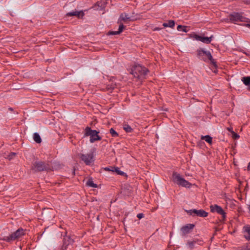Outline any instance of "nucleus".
<instances>
[{
  "mask_svg": "<svg viewBox=\"0 0 250 250\" xmlns=\"http://www.w3.org/2000/svg\"><path fill=\"white\" fill-rule=\"evenodd\" d=\"M135 20L131 16H129V15L126 13H123L121 14L120 17L118 20V23L120 24L118 31H110L108 33L109 35H115L120 34L123 29L125 28V26L123 25V21L126 22L127 21H133Z\"/></svg>",
  "mask_w": 250,
  "mask_h": 250,
  "instance_id": "obj_2",
  "label": "nucleus"
},
{
  "mask_svg": "<svg viewBox=\"0 0 250 250\" xmlns=\"http://www.w3.org/2000/svg\"><path fill=\"white\" fill-rule=\"evenodd\" d=\"M232 135L233 138L234 139H237L239 138V135L234 132L233 131H232Z\"/></svg>",
  "mask_w": 250,
  "mask_h": 250,
  "instance_id": "obj_28",
  "label": "nucleus"
},
{
  "mask_svg": "<svg viewBox=\"0 0 250 250\" xmlns=\"http://www.w3.org/2000/svg\"><path fill=\"white\" fill-rule=\"evenodd\" d=\"M194 227V225L193 224H187L181 228V231H182L183 235H186L189 233L190 231L193 229Z\"/></svg>",
  "mask_w": 250,
  "mask_h": 250,
  "instance_id": "obj_14",
  "label": "nucleus"
},
{
  "mask_svg": "<svg viewBox=\"0 0 250 250\" xmlns=\"http://www.w3.org/2000/svg\"><path fill=\"white\" fill-rule=\"evenodd\" d=\"M67 16H76L78 18H82L84 16V13L82 11H73L67 13L66 14Z\"/></svg>",
  "mask_w": 250,
  "mask_h": 250,
  "instance_id": "obj_15",
  "label": "nucleus"
},
{
  "mask_svg": "<svg viewBox=\"0 0 250 250\" xmlns=\"http://www.w3.org/2000/svg\"><path fill=\"white\" fill-rule=\"evenodd\" d=\"M137 217L139 219H142V218H143L144 217V214L143 213H139V214H137Z\"/></svg>",
  "mask_w": 250,
  "mask_h": 250,
  "instance_id": "obj_30",
  "label": "nucleus"
},
{
  "mask_svg": "<svg viewBox=\"0 0 250 250\" xmlns=\"http://www.w3.org/2000/svg\"><path fill=\"white\" fill-rule=\"evenodd\" d=\"M31 169L35 172L51 170L50 167L48 164L42 161L35 162L31 167Z\"/></svg>",
  "mask_w": 250,
  "mask_h": 250,
  "instance_id": "obj_5",
  "label": "nucleus"
},
{
  "mask_svg": "<svg viewBox=\"0 0 250 250\" xmlns=\"http://www.w3.org/2000/svg\"><path fill=\"white\" fill-rule=\"evenodd\" d=\"M197 57L204 62L210 61L215 68H217L216 62L213 58L211 53L209 51H206L204 48H200L197 50Z\"/></svg>",
  "mask_w": 250,
  "mask_h": 250,
  "instance_id": "obj_3",
  "label": "nucleus"
},
{
  "mask_svg": "<svg viewBox=\"0 0 250 250\" xmlns=\"http://www.w3.org/2000/svg\"><path fill=\"white\" fill-rule=\"evenodd\" d=\"M80 158L83 160L86 165H89L94 161L93 155L92 153L90 154H81Z\"/></svg>",
  "mask_w": 250,
  "mask_h": 250,
  "instance_id": "obj_10",
  "label": "nucleus"
},
{
  "mask_svg": "<svg viewBox=\"0 0 250 250\" xmlns=\"http://www.w3.org/2000/svg\"><path fill=\"white\" fill-rule=\"evenodd\" d=\"M191 37L193 38L197 41H199L203 43L208 44L211 42L213 36L212 35L210 37H205L198 35L196 34H193L191 36Z\"/></svg>",
  "mask_w": 250,
  "mask_h": 250,
  "instance_id": "obj_9",
  "label": "nucleus"
},
{
  "mask_svg": "<svg viewBox=\"0 0 250 250\" xmlns=\"http://www.w3.org/2000/svg\"><path fill=\"white\" fill-rule=\"evenodd\" d=\"M201 139L205 140L209 144H211L212 143V138L209 135L202 136L201 137Z\"/></svg>",
  "mask_w": 250,
  "mask_h": 250,
  "instance_id": "obj_23",
  "label": "nucleus"
},
{
  "mask_svg": "<svg viewBox=\"0 0 250 250\" xmlns=\"http://www.w3.org/2000/svg\"><path fill=\"white\" fill-rule=\"evenodd\" d=\"M245 18L240 13H233L229 16V19L232 22L236 21H244Z\"/></svg>",
  "mask_w": 250,
  "mask_h": 250,
  "instance_id": "obj_11",
  "label": "nucleus"
},
{
  "mask_svg": "<svg viewBox=\"0 0 250 250\" xmlns=\"http://www.w3.org/2000/svg\"><path fill=\"white\" fill-rule=\"evenodd\" d=\"M227 129L232 133V128L231 127H228Z\"/></svg>",
  "mask_w": 250,
  "mask_h": 250,
  "instance_id": "obj_31",
  "label": "nucleus"
},
{
  "mask_svg": "<svg viewBox=\"0 0 250 250\" xmlns=\"http://www.w3.org/2000/svg\"><path fill=\"white\" fill-rule=\"evenodd\" d=\"M102 8H100V9L98 8L97 9L98 10H102Z\"/></svg>",
  "mask_w": 250,
  "mask_h": 250,
  "instance_id": "obj_36",
  "label": "nucleus"
},
{
  "mask_svg": "<svg viewBox=\"0 0 250 250\" xmlns=\"http://www.w3.org/2000/svg\"><path fill=\"white\" fill-rule=\"evenodd\" d=\"M246 4H250V0H246L245 2Z\"/></svg>",
  "mask_w": 250,
  "mask_h": 250,
  "instance_id": "obj_32",
  "label": "nucleus"
},
{
  "mask_svg": "<svg viewBox=\"0 0 250 250\" xmlns=\"http://www.w3.org/2000/svg\"><path fill=\"white\" fill-rule=\"evenodd\" d=\"M247 56H249V57H250V54L249 53H246L245 52L244 53Z\"/></svg>",
  "mask_w": 250,
  "mask_h": 250,
  "instance_id": "obj_33",
  "label": "nucleus"
},
{
  "mask_svg": "<svg viewBox=\"0 0 250 250\" xmlns=\"http://www.w3.org/2000/svg\"><path fill=\"white\" fill-rule=\"evenodd\" d=\"M86 186L92 187V188H96L98 187V186L97 184H94L93 182V180L92 179H89L86 183Z\"/></svg>",
  "mask_w": 250,
  "mask_h": 250,
  "instance_id": "obj_19",
  "label": "nucleus"
},
{
  "mask_svg": "<svg viewBox=\"0 0 250 250\" xmlns=\"http://www.w3.org/2000/svg\"><path fill=\"white\" fill-rule=\"evenodd\" d=\"M175 25V22L173 20H170L167 22H165L163 24V25L165 27H173Z\"/></svg>",
  "mask_w": 250,
  "mask_h": 250,
  "instance_id": "obj_21",
  "label": "nucleus"
},
{
  "mask_svg": "<svg viewBox=\"0 0 250 250\" xmlns=\"http://www.w3.org/2000/svg\"><path fill=\"white\" fill-rule=\"evenodd\" d=\"M196 243H198V244L200 245H203V241L198 240L197 241H189L188 242V245L191 249H192Z\"/></svg>",
  "mask_w": 250,
  "mask_h": 250,
  "instance_id": "obj_17",
  "label": "nucleus"
},
{
  "mask_svg": "<svg viewBox=\"0 0 250 250\" xmlns=\"http://www.w3.org/2000/svg\"><path fill=\"white\" fill-rule=\"evenodd\" d=\"M173 182L177 185L186 188H189L191 186L188 181L182 178L180 174L174 172L172 174Z\"/></svg>",
  "mask_w": 250,
  "mask_h": 250,
  "instance_id": "obj_7",
  "label": "nucleus"
},
{
  "mask_svg": "<svg viewBox=\"0 0 250 250\" xmlns=\"http://www.w3.org/2000/svg\"><path fill=\"white\" fill-rule=\"evenodd\" d=\"M109 132L112 137H116L119 136L118 133L113 128L110 129Z\"/></svg>",
  "mask_w": 250,
  "mask_h": 250,
  "instance_id": "obj_26",
  "label": "nucleus"
},
{
  "mask_svg": "<svg viewBox=\"0 0 250 250\" xmlns=\"http://www.w3.org/2000/svg\"><path fill=\"white\" fill-rule=\"evenodd\" d=\"M148 72V70L147 68L140 64L134 65L130 71V73L134 78L141 81L146 78Z\"/></svg>",
  "mask_w": 250,
  "mask_h": 250,
  "instance_id": "obj_1",
  "label": "nucleus"
},
{
  "mask_svg": "<svg viewBox=\"0 0 250 250\" xmlns=\"http://www.w3.org/2000/svg\"><path fill=\"white\" fill-rule=\"evenodd\" d=\"M112 167H106L105 168H104V169L106 171H111L112 172H114V169H112Z\"/></svg>",
  "mask_w": 250,
  "mask_h": 250,
  "instance_id": "obj_29",
  "label": "nucleus"
},
{
  "mask_svg": "<svg viewBox=\"0 0 250 250\" xmlns=\"http://www.w3.org/2000/svg\"><path fill=\"white\" fill-rule=\"evenodd\" d=\"M97 4L98 5V6L99 5V2H97Z\"/></svg>",
  "mask_w": 250,
  "mask_h": 250,
  "instance_id": "obj_37",
  "label": "nucleus"
},
{
  "mask_svg": "<svg viewBox=\"0 0 250 250\" xmlns=\"http://www.w3.org/2000/svg\"><path fill=\"white\" fill-rule=\"evenodd\" d=\"M210 208L211 212H216L222 215L223 219L226 218V213L224 212V210L221 207L217 205H214L210 206Z\"/></svg>",
  "mask_w": 250,
  "mask_h": 250,
  "instance_id": "obj_12",
  "label": "nucleus"
},
{
  "mask_svg": "<svg viewBox=\"0 0 250 250\" xmlns=\"http://www.w3.org/2000/svg\"><path fill=\"white\" fill-rule=\"evenodd\" d=\"M244 235L247 240H250V226L244 227Z\"/></svg>",
  "mask_w": 250,
  "mask_h": 250,
  "instance_id": "obj_16",
  "label": "nucleus"
},
{
  "mask_svg": "<svg viewBox=\"0 0 250 250\" xmlns=\"http://www.w3.org/2000/svg\"><path fill=\"white\" fill-rule=\"evenodd\" d=\"M25 234V230L22 228H20L9 236H4L0 239L8 243H11L15 240L19 239L22 236L24 235Z\"/></svg>",
  "mask_w": 250,
  "mask_h": 250,
  "instance_id": "obj_4",
  "label": "nucleus"
},
{
  "mask_svg": "<svg viewBox=\"0 0 250 250\" xmlns=\"http://www.w3.org/2000/svg\"><path fill=\"white\" fill-rule=\"evenodd\" d=\"M123 129L127 133L131 132L133 130L131 126L126 124L123 125Z\"/></svg>",
  "mask_w": 250,
  "mask_h": 250,
  "instance_id": "obj_22",
  "label": "nucleus"
},
{
  "mask_svg": "<svg viewBox=\"0 0 250 250\" xmlns=\"http://www.w3.org/2000/svg\"><path fill=\"white\" fill-rule=\"evenodd\" d=\"M8 109H9V110H10V111H13V109L12 108H11V107H9V108H8Z\"/></svg>",
  "mask_w": 250,
  "mask_h": 250,
  "instance_id": "obj_34",
  "label": "nucleus"
},
{
  "mask_svg": "<svg viewBox=\"0 0 250 250\" xmlns=\"http://www.w3.org/2000/svg\"><path fill=\"white\" fill-rule=\"evenodd\" d=\"M242 81L246 85L248 86L250 89V76L243 77Z\"/></svg>",
  "mask_w": 250,
  "mask_h": 250,
  "instance_id": "obj_18",
  "label": "nucleus"
},
{
  "mask_svg": "<svg viewBox=\"0 0 250 250\" xmlns=\"http://www.w3.org/2000/svg\"><path fill=\"white\" fill-rule=\"evenodd\" d=\"M98 134V131L96 130H92L91 128L88 126H87L85 129L84 135L86 136H90V142L92 143L96 141H100L102 139Z\"/></svg>",
  "mask_w": 250,
  "mask_h": 250,
  "instance_id": "obj_6",
  "label": "nucleus"
},
{
  "mask_svg": "<svg viewBox=\"0 0 250 250\" xmlns=\"http://www.w3.org/2000/svg\"><path fill=\"white\" fill-rule=\"evenodd\" d=\"M73 239H72L70 236L65 235L63 239V245L62 246V250H66L69 245L73 244Z\"/></svg>",
  "mask_w": 250,
  "mask_h": 250,
  "instance_id": "obj_13",
  "label": "nucleus"
},
{
  "mask_svg": "<svg viewBox=\"0 0 250 250\" xmlns=\"http://www.w3.org/2000/svg\"><path fill=\"white\" fill-rule=\"evenodd\" d=\"M186 211L189 215H193V216L195 215L197 216L206 217L208 215V213L203 209L197 210L196 209H192L188 210H186Z\"/></svg>",
  "mask_w": 250,
  "mask_h": 250,
  "instance_id": "obj_8",
  "label": "nucleus"
},
{
  "mask_svg": "<svg viewBox=\"0 0 250 250\" xmlns=\"http://www.w3.org/2000/svg\"><path fill=\"white\" fill-rule=\"evenodd\" d=\"M112 169H114V172H116L118 174L120 175H124L125 173L123 171L120 170L119 168L114 167H112Z\"/></svg>",
  "mask_w": 250,
  "mask_h": 250,
  "instance_id": "obj_24",
  "label": "nucleus"
},
{
  "mask_svg": "<svg viewBox=\"0 0 250 250\" xmlns=\"http://www.w3.org/2000/svg\"><path fill=\"white\" fill-rule=\"evenodd\" d=\"M250 163H249L248 166V169H250Z\"/></svg>",
  "mask_w": 250,
  "mask_h": 250,
  "instance_id": "obj_35",
  "label": "nucleus"
},
{
  "mask_svg": "<svg viewBox=\"0 0 250 250\" xmlns=\"http://www.w3.org/2000/svg\"><path fill=\"white\" fill-rule=\"evenodd\" d=\"M33 139L37 143H40L42 142L41 138L38 133H34L33 134Z\"/></svg>",
  "mask_w": 250,
  "mask_h": 250,
  "instance_id": "obj_20",
  "label": "nucleus"
},
{
  "mask_svg": "<svg viewBox=\"0 0 250 250\" xmlns=\"http://www.w3.org/2000/svg\"><path fill=\"white\" fill-rule=\"evenodd\" d=\"M177 29L178 31H182L184 32H188V30H187V26H182L181 25H179L177 26Z\"/></svg>",
  "mask_w": 250,
  "mask_h": 250,
  "instance_id": "obj_25",
  "label": "nucleus"
},
{
  "mask_svg": "<svg viewBox=\"0 0 250 250\" xmlns=\"http://www.w3.org/2000/svg\"><path fill=\"white\" fill-rule=\"evenodd\" d=\"M16 155V153L15 152H11L10 153L7 158L9 159V160L12 159L14 157H15Z\"/></svg>",
  "mask_w": 250,
  "mask_h": 250,
  "instance_id": "obj_27",
  "label": "nucleus"
}]
</instances>
